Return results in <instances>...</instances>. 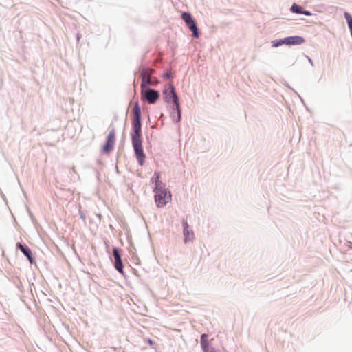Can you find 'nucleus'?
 Masks as SVG:
<instances>
[{
	"label": "nucleus",
	"mask_w": 352,
	"mask_h": 352,
	"mask_svg": "<svg viewBox=\"0 0 352 352\" xmlns=\"http://www.w3.org/2000/svg\"><path fill=\"white\" fill-rule=\"evenodd\" d=\"M131 126V139L134 154L139 165L143 166L145 163L146 155L142 146V110L138 102H135L132 109Z\"/></svg>",
	"instance_id": "1"
},
{
	"label": "nucleus",
	"mask_w": 352,
	"mask_h": 352,
	"mask_svg": "<svg viewBox=\"0 0 352 352\" xmlns=\"http://www.w3.org/2000/svg\"><path fill=\"white\" fill-rule=\"evenodd\" d=\"M114 257L113 266L115 269L121 274L124 275V264L122 258L120 249L118 247H113L112 250Z\"/></svg>",
	"instance_id": "6"
},
{
	"label": "nucleus",
	"mask_w": 352,
	"mask_h": 352,
	"mask_svg": "<svg viewBox=\"0 0 352 352\" xmlns=\"http://www.w3.org/2000/svg\"><path fill=\"white\" fill-rule=\"evenodd\" d=\"M80 37H81V35L79 33H78L76 34V39H77L78 41H79Z\"/></svg>",
	"instance_id": "27"
},
{
	"label": "nucleus",
	"mask_w": 352,
	"mask_h": 352,
	"mask_svg": "<svg viewBox=\"0 0 352 352\" xmlns=\"http://www.w3.org/2000/svg\"><path fill=\"white\" fill-rule=\"evenodd\" d=\"M163 99L164 102L171 106L180 104L179 98L175 90L173 84L170 82L166 85L162 91Z\"/></svg>",
	"instance_id": "2"
},
{
	"label": "nucleus",
	"mask_w": 352,
	"mask_h": 352,
	"mask_svg": "<svg viewBox=\"0 0 352 352\" xmlns=\"http://www.w3.org/2000/svg\"><path fill=\"white\" fill-rule=\"evenodd\" d=\"M182 223L183 227L184 242V243H187L195 238L194 232L192 230H189L187 218H183Z\"/></svg>",
	"instance_id": "9"
},
{
	"label": "nucleus",
	"mask_w": 352,
	"mask_h": 352,
	"mask_svg": "<svg viewBox=\"0 0 352 352\" xmlns=\"http://www.w3.org/2000/svg\"><path fill=\"white\" fill-rule=\"evenodd\" d=\"M160 174L159 172L155 171L153 175V177L151 179V182L155 184L160 182L161 180L160 179Z\"/></svg>",
	"instance_id": "17"
},
{
	"label": "nucleus",
	"mask_w": 352,
	"mask_h": 352,
	"mask_svg": "<svg viewBox=\"0 0 352 352\" xmlns=\"http://www.w3.org/2000/svg\"><path fill=\"white\" fill-rule=\"evenodd\" d=\"M305 42V39L302 36H290L280 39H276L272 41L273 47H278L282 45H297L302 44Z\"/></svg>",
	"instance_id": "3"
},
{
	"label": "nucleus",
	"mask_w": 352,
	"mask_h": 352,
	"mask_svg": "<svg viewBox=\"0 0 352 352\" xmlns=\"http://www.w3.org/2000/svg\"><path fill=\"white\" fill-rule=\"evenodd\" d=\"M17 250H19L27 258L30 264L35 263V258L33 256L31 249L25 243L18 242L16 245Z\"/></svg>",
	"instance_id": "8"
},
{
	"label": "nucleus",
	"mask_w": 352,
	"mask_h": 352,
	"mask_svg": "<svg viewBox=\"0 0 352 352\" xmlns=\"http://www.w3.org/2000/svg\"><path fill=\"white\" fill-rule=\"evenodd\" d=\"M307 59H308V61L309 63H310V64L313 66L314 65V63H313V60L311 58H309V56H307Z\"/></svg>",
	"instance_id": "26"
},
{
	"label": "nucleus",
	"mask_w": 352,
	"mask_h": 352,
	"mask_svg": "<svg viewBox=\"0 0 352 352\" xmlns=\"http://www.w3.org/2000/svg\"><path fill=\"white\" fill-rule=\"evenodd\" d=\"M208 338L207 333H202L200 337V344L204 352H217L215 349L211 346Z\"/></svg>",
	"instance_id": "11"
},
{
	"label": "nucleus",
	"mask_w": 352,
	"mask_h": 352,
	"mask_svg": "<svg viewBox=\"0 0 352 352\" xmlns=\"http://www.w3.org/2000/svg\"><path fill=\"white\" fill-rule=\"evenodd\" d=\"M146 71H147V69L146 67H142L140 69V76L142 78V82H141V85H140L141 90L142 89V86L144 87V88H150L149 87L150 85H154V84L153 83V82L151 80L150 75H148V76H146Z\"/></svg>",
	"instance_id": "10"
},
{
	"label": "nucleus",
	"mask_w": 352,
	"mask_h": 352,
	"mask_svg": "<svg viewBox=\"0 0 352 352\" xmlns=\"http://www.w3.org/2000/svg\"><path fill=\"white\" fill-rule=\"evenodd\" d=\"M170 116L172 119V121L174 123H178L181 121L182 118V110L180 104H177L175 106H171V111L170 113Z\"/></svg>",
	"instance_id": "12"
},
{
	"label": "nucleus",
	"mask_w": 352,
	"mask_h": 352,
	"mask_svg": "<svg viewBox=\"0 0 352 352\" xmlns=\"http://www.w3.org/2000/svg\"><path fill=\"white\" fill-rule=\"evenodd\" d=\"M80 217L83 220V221H85L86 219V217H85V214L82 212H80Z\"/></svg>",
	"instance_id": "25"
},
{
	"label": "nucleus",
	"mask_w": 352,
	"mask_h": 352,
	"mask_svg": "<svg viewBox=\"0 0 352 352\" xmlns=\"http://www.w3.org/2000/svg\"><path fill=\"white\" fill-rule=\"evenodd\" d=\"M140 94L141 100L142 101L148 102L151 104H155L160 97V93L159 91L153 88H144L143 86L142 90H140Z\"/></svg>",
	"instance_id": "4"
},
{
	"label": "nucleus",
	"mask_w": 352,
	"mask_h": 352,
	"mask_svg": "<svg viewBox=\"0 0 352 352\" xmlns=\"http://www.w3.org/2000/svg\"><path fill=\"white\" fill-rule=\"evenodd\" d=\"M116 140V131L114 129H112L106 138V141L104 144L102 146V151L104 153H109L113 149L114 146V142Z\"/></svg>",
	"instance_id": "7"
},
{
	"label": "nucleus",
	"mask_w": 352,
	"mask_h": 352,
	"mask_svg": "<svg viewBox=\"0 0 352 352\" xmlns=\"http://www.w3.org/2000/svg\"><path fill=\"white\" fill-rule=\"evenodd\" d=\"M290 12H292V13H295V14H302V12H303V7L296 3H294L291 8H290Z\"/></svg>",
	"instance_id": "14"
},
{
	"label": "nucleus",
	"mask_w": 352,
	"mask_h": 352,
	"mask_svg": "<svg viewBox=\"0 0 352 352\" xmlns=\"http://www.w3.org/2000/svg\"><path fill=\"white\" fill-rule=\"evenodd\" d=\"M173 77L170 69H167L162 74V78L164 80H168Z\"/></svg>",
	"instance_id": "18"
},
{
	"label": "nucleus",
	"mask_w": 352,
	"mask_h": 352,
	"mask_svg": "<svg viewBox=\"0 0 352 352\" xmlns=\"http://www.w3.org/2000/svg\"><path fill=\"white\" fill-rule=\"evenodd\" d=\"M147 71H146V76H148V75H150V76L152 75V74L155 72V69H152V68H147Z\"/></svg>",
	"instance_id": "23"
},
{
	"label": "nucleus",
	"mask_w": 352,
	"mask_h": 352,
	"mask_svg": "<svg viewBox=\"0 0 352 352\" xmlns=\"http://www.w3.org/2000/svg\"><path fill=\"white\" fill-rule=\"evenodd\" d=\"M146 342L152 347V348H155V342L151 339V338H148L146 339Z\"/></svg>",
	"instance_id": "21"
},
{
	"label": "nucleus",
	"mask_w": 352,
	"mask_h": 352,
	"mask_svg": "<svg viewBox=\"0 0 352 352\" xmlns=\"http://www.w3.org/2000/svg\"><path fill=\"white\" fill-rule=\"evenodd\" d=\"M344 16L346 22L349 21L350 20H352V15L350 13L345 12L344 13Z\"/></svg>",
	"instance_id": "20"
},
{
	"label": "nucleus",
	"mask_w": 352,
	"mask_h": 352,
	"mask_svg": "<svg viewBox=\"0 0 352 352\" xmlns=\"http://www.w3.org/2000/svg\"><path fill=\"white\" fill-rule=\"evenodd\" d=\"M305 16H309L312 15V13L309 10H303L302 14Z\"/></svg>",
	"instance_id": "22"
},
{
	"label": "nucleus",
	"mask_w": 352,
	"mask_h": 352,
	"mask_svg": "<svg viewBox=\"0 0 352 352\" xmlns=\"http://www.w3.org/2000/svg\"><path fill=\"white\" fill-rule=\"evenodd\" d=\"M163 190H169L168 189L166 188V184L160 181L157 184H155V186L153 189V192L155 193V192H160Z\"/></svg>",
	"instance_id": "15"
},
{
	"label": "nucleus",
	"mask_w": 352,
	"mask_h": 352,
	"mask_svg": "<svg viewBox=\"0 0 352 352\" xmlns=\"http://www.w3.org/2000/svg\"><path fill=\"white\" fill-rule=\"evenodd\" d=\"M172 194L170 190H163L154 193V199L157 208L165 206L168 200H171Z\"/></svg>",
	"instance_id": "5"
},
{
	"label": "nucleus",
	"mask_w": 352,
	"mask_h": 352,
	"mask_svg": "<svg viewBox=\"0 0 352 352\" xmlns=\"http://www.w3.org/2000/svg\"><path fill=\"white\" fill-rule=\"evenodd\" d=\"M189 30L192 32V35L194 38H199L200 36V32L199 31V28L197 27V22L194 19L190 22H187L186 23Z\"/></svg>",
	"instance_id": "13"
},
{
	"label": "nucleus",
	"mask_w": 352,
	"mask_h": 352,
	"mask_svg": "<svg viewBox=\"0 0 352 352\" xmlns=\"http://www.w3.org/2000/svg\"><path fill=\"white\" fill-rule=\"evenodd\" d=\"M285 85L289 88L291 90H292L300 99L301 102L305 104V102H304V100L303 99L300 97V96L292 87H290V85L286 82Z\"/></svg>",
	"instance_id": "19"
},
{
	"label": "nucleus",
	"mask_w": 352,
	"mask_h": 352,
	"mask_svg": "<svg viewBox=\"0 0 352 352\" xmlns=\"http://www.w3.org/2000/svg\"><path fill=\"white\" fill-rule=\"evenodd\" d=\"M182 19L185 22V23H187V22H190L194 19L192 14L189 12H183L182 13Z\"/></svg>",
	"instance_id": "16"
},
{
	"label": "nucleus",
	"mask_w": 352,
	"mask_h": 352,
	"mask_svg": "<svg viewBox=\"0 0 352 352\" xmlns=\"http://www.w3.org/2000/svg\"><path fill=\"white\" fill-rule=\"evenodd\" d=\"M347 24H348L349 28L350 30L351 35V37H352V19L350 20L349 21H348Z\"/></svg>",
	"instance_id": "24"
}]
</instances>
